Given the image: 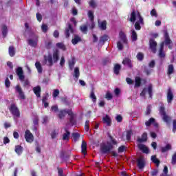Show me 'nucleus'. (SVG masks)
Instances as JSON below:
<instances>
[{
    "mask_svg": "<svg viewBox=\"0 0 176 176\" xmlns=\"http://www.w3.org/2000/svg\"><path fill=\"white\" fill-rule=\"evenodd\" d=\"M164 41H162L160 43V50H164V45L168 46V48L170 50H173V41L170 38V35H168V32L164 31Z\"/></svg>",
    "mask_w": 176,
    "mask_h": 176,
    "instance_id": "obj_1",
    "label": "nucleus"
},
{
    "mask_svg": "<svg viewBox=\"0 0 176 176\" xmlns=\"http://www.w3.org/2000/svg\"><path fill=\"white\" fill-rule=\"evenodd\" d=\"M159 112L160 114L162 116L164 122H165V123H170V122L171 121V117L167 115V113L166 112V108L164 107V104H162L159 108Z\"/></svg>",
    "mask_w": 176,
    "mask_h": 176,
    "instance_id": "obj_2",
    "label": "nucleus"
},
{
    "mask_svg": "<svg viewBox=\"0 0 176 176\" xmlns=\"http://www.w3.org/2000/svg\"><path fill=\"white\" fill-rule=\"evenodd\" d=\"M113 149V145L109 142H107V145L105 143L100 145V151L103 154L109 153Z\"/></svg>",
    "mask_w": 176,
    "mask_h": 176,
    "instance_id": "obj_3",
    "label": "nucleus"
},
{
    "mask_svg": "<svg viewBox=\"0 0 176 176\" xmlns=\"http://www.w3.org/2000/svg\"><path fill=\"white\" fill-rule=\"evenodd\" d=\"M8 109L13 116H14L15 118H20V110L19 109V107H17L16 104H11Z\"/></svg>",
    "mask_w": 176,
    "mask_h": 176,
    "instance_id": "obj_4",
    "label": "nucleus"
},
{
    "mask_svg": "<svg viewBox=\"0 0 176 176\" xmlns=\"http://www.w3.org/2000/svg\"><path fill=\"white\" fill-rule=\"evenodd\" d=\"M146 91L148 94L149 98H152V96H153V86L152 84L148 85L147 88H144L142 92L140 93L141 97H145L146 94Z\"/></svg>",
    "mask_w": 176,
    "mask_h": 176,
    "instance_id": "obj_5",
    "label": "nucleus"
},
{
    "mask_svg": "<svg viewBox=\"0 0 176 176\" xmlns=\"http://www.w3.org/2000/svg\"><path fill=\"white\" fill-rule=\"evenodd\" d=\"M137 17L139 20L135 23V29L137 30V31H140V30H141V24L142 25H144V18H142L141 13L138 11L137 12Z\"/></svg>",
    "mask_w": 176,
    "mask_h": 176,
    "instance_id": "obj_6",
    "label": "nucleus"
},
{
    "mask_svg": "<svg viewBox=\"0 0 176 176\" xmlns=\"http://www.w3.org/2000/svg\"><path fill=\"white\" fill-rule=\"evenodd\" d=\"M74 32H75V30H74L72 25L71 23H68L67 28L65 29V38H69V36H71L70 34H74Z\"/></svg>",
    "mask_w": 176,
    "mask_h": 176,
    "instance_id": "obj_7",
    "label": "nucleus"
},
{
    "mask_svg": "<svg viewBox=\"0 0 176 176\" xmlns=\"http://www.w3.org/2000/svg\"><path fill=\"white\" fill-rule=\"evenodd\" d=\"M166 100L168 104H171V102H173V100H174V93L170 87L167 89Z\"/></svg>",
    "mask_w": 176,
    "mask_h": 176,
    "instance_id": "obj_8",
    "label": "nucleus"
},
{
    "mask_svg": "<svg viewBox=\"0 0 176 176\" xmlns=\"http://www.w3.org/2000/svg\"><path fill=\"white\" fill-rule=\"evenodd\" d=\"M15 91L16 93H18L20 100H25V94H24L23 88H21V86L17 85L15 87Z\"/></svg>",
    "mask_w": 176,
    "mask_h": 176,
    "instance_id": "obj_9",
    "label": "nucleus"
},
{
    "mask_svg": "<svg viewBox=\"0 0 176 176\" xmlns=\"http://www.w3.org/2000/svg\"><path fill=\"white\" fill-rule=\"evenodd\" d=\"M25 138L27 142H34V135L30 131V130H26L25 132Z\"/></svg>",
    "mask_w": 176,
    "mask_h": 176,
    "instance_id": "obj_10",
    "label": "nucleus"
},
{
    "mask_svg": "<svg viewBox=\"0 0 176 176\" xmlns=\"http://www.w3.org/2000/svg\"><path fill=\"white\" fill-rule=\"evenodd\" d=\"M149 46L151 52L153 53H156V47H157V43L154 38L149 39Z\"/></svg>",
    "mask_w": 176,
    "mask_h": 176,
    "instance_id": "obj_11",
    "label": "nucleus"
},
{
    "mask_svg": "<svg viewBox=\"0 0 176 176\" xmlns=\"http://www.w3.org/2000/svg\"><path fill=\"white\" fill-rule=\"evenodd\" d=\"M67 115L70 116L69 122L72 126H75L76 124V121L75 120V115L74 114V112H72V109H68L67 110Z\"/></svg>",
    "mask_w": 176,
    "mask_h": 176,
    "instance_id": "obj_12",
    "label": "nucleus"
},
{
    "mask_svg": "<svg viewBox=\"0 0 176 176\" xmlns=\"http://www.w3.org/2000/svg\"><path fill=\"white\" fill-rule=\"evenodd\" d=\"M16 74L19 76V80L21 81L24 80L25 76H24V72L23 71V67H19L16 70Z\"/></svg>",
    "mask_w": 176,
    "mask_h": 176,
    "instance_id": "obj_13",
    "label": "nucleus"
},
{
    "mask_svg": "<svg viewBox=\"0 0 176 176\" xmlns=\"http://www.w3.org/2000/svg\"><path fill=\"white\" fill-rule=\"evenodd\" d=\"M138 167L140 170H142L145 167V159L141 156L137 160Z\"/></svg>",
    "mask_w": 176,
    "mask_h": 176,
    "instance_id": "obj_14",
    "label": "nucleus"
},
{
    "mask_svg": "<svg viewBox=\"0 0 176 176\" xmlns=\"http://www.w3.org/2000/svg\"><path fill=\"white\" fill-rule=\"evenodd\" d=\"M44 61L48 63L49 67H52L54 64L53 56L52 54H48L47 56H44Z\"/></svg>",
    "mask_w": 176,
    "mask_h": 176,
    "instance_id": "obj_15",
    "label": "nucleus"
},
{
    "mask_svg": "<svg viewBox=\"0 0 176 176\" xmlns=\"http://www.w3.org/2000/svg\"><path fill=\"white\" fill-rule=\"evenodd\" d=\"M138 148L140 149V151H142L143 153H146V155L149 153V148L144 144H138Z\"/></svg>",
    "mask_w": 176,
    "mask_h": 176,
    "instance_id": "obj_16",
    "label": "nucleus"
},
{
    "mask_svg": "<svg viewBox=\"0 0 176 176\" xmlns=\"http://www.w3.org/2000/svg\"><path fill=\"white\" fill-rule=\"evenodd\" d=\"M60 60V51L58 50H56L52 54V60L54 63H57Z\"/></svg>",
    "mask_w": 176,
    "mask_h": 176,
    "instance_id": "obj_17",
    "label": "nucleus"
},
{
    "mask_svg": "<svg viewBox=\"0 0 176 176\" xmlns=\"http://www.w3.org/2000/svg\"><path fill=\"white\" fill-rule=\"evenodd\" d=\"M102 122L104 124H107V126H110L112 125V120H111V117L109 116L106 115L102 118Z\"/></svg>",
    "mask_w": 176,
    "mask_h": 176,
    "instance_id": "obj_18",
    "label": "nucleus"
},
{
    "mask_svg": "<svg viewBox=\"0 0 176 176\" xmlns=\"http://www.w3.org/2000/svg\"><path fill=\"white\" fill-rule=\"evenodd\" d=\"M81 153L82 155H87V143L86 141L82 140L81 144Z\"/></svg>",
    "mask_w": 176,
    "mask_h": 176,
    "instance_id": "obj_19",
    "label": "nucleus"
},
{
    "mask_svg": "<svg viewBox=\"0 0 176 176\" xmlns=\"http://www.w3.org/2000/svg\"><path fill=\"white\" fill-rule=\"evenodd\" d=\"M65 133H63L62 140L63 141H69V136L71 135V132H69V131H68L67 128H65Z\"/></svg>",
    "mask_w": 176,
    "mask_h": 176,
    "instance_id": "obj_20",
    "label": "nucleus"
},
{
    "mask_svg": "<svg viewBox=\"0 0 176 176\" xmlns=\"http://www.w3.org/2000/svg\"><path fill=\"white\" fill-rule=\"evenodd\" d=\"M33 91L35 94V96L38 98H40L41 97V86L38 85L36 87H34L33 88Z\"/></svg>",
    "mask_w": 176,
    "mask_h": 176,
    "instance_id": "obj_21",
    "label": "nucleus"
},
{
    "mask_svg": "<svg viewBox=\"0 0 176 176\" xmlns=\"http://www.w3.org/2000/svg\"><path fill=\"white\" fill-rule=\"evenodd\" d=\"M79 42H82V38L79 35L75 34L73 39H72V43L73 45H78Z\"/></svg>",
    "mask_w": 176,
    "mask_h": 176,
    "instance_id": "obj_22",
    "label": "nucleus"
},
{
    "mask_svg": "<svg viewBox=\"0 0 176 176\" xmlns=\"http://www.w3.org/2000/svg\"><path fill=\"white\" fill-rule=\"evenodd\" d=\"M28 45L31 46L32 47H36L38 45V38L36 39H28Z\"/></svg>",
    "mask_w": 176,
    "mask_h": 176,
    "instance_id": "obj_23",
    "label": "nucleus"
},
{
    "mask_svg": "<svg viewBox=\"0 0 176 176\" xmlns=\"http://www.w3.org/2000/svg\"><path fill=\"white\" fill-rule=\"evenodd\" d=\"M119 37H120V39L123 42V43H125V45H127V37H126V34H124V32H120Z\"/></svg>",
    "mask_w": 176,
    "mask_h": 176,
    "instance_id": "obj_24",
    "label": "nucleus"
},
{
    "mask_svg": "<svg viewBox=\"0 0 176 176\" xmlns=\"http://www.w3.org/2000/svg\"><path fill=\"white\" fill-rule=\"evenodd\" d=\"M8 53L10 57H14L16 56V50L13 45H10L8 48Z\"/></svg>",
    "mask_w": 176,
    "mask_h": 176,
    "instance_id": "obj_25",
    "label": "nucleus"
},
{
    "mask_svg": "<svg viewBox=\"0 0 176 176\" xmlns=\"http://www.w3.org/2000/svg\"><path fill=\"white\" fill-rule=\"evenodd\" d=\"M98 27L102 31L107 30V21H98Z\"/></svg>",
    "mask_w": 176,
    "mask_h": 176,
    "instance_id": "obj_26",
    "label": "nucleus"
},
{
    "mask_svg": "<svg viewBox=\"0 0 176 176\" xmlns=\"http://www.w3.org/2000/svg\"><path fill=\"white\" fill-rule=\"evenodd\" d=\"M120 69H122V66L119 64H116L113 67V72L115 75H119L120 73Z\"/></svg>",
    "mask_w": 176,
    "mask_h": 176,
    "instance_id": "obj_27",
    "label": "nucleus"
},
{
    "mask_svg": "<svg viewBox=\"0 0 176 176\" xmlns=\"http://www.w3.org/2000/svg\"><path fill=\"white\" fill-rule=\"evenodd\" d=\"M122 64L124 65H127L129 68H133V65L131 64V60H130V58H125L122 60Z\"/></svg>",
    "mask_w": 176,
    "mask_h": 176,
    "instance_id": "obj_28",
    "label": "nucleus"
},
{
    "mask_svg": "<svg viewBox=\"0 0 176 176\" xmlns=\"http://www.w3.org/2000/svg\"><path fill=\"white\" fill-rule=\"evenodd\" d=\"M148 141V133H144L141 138L138 139V142H146Z\"/></svg>",
    "mask_w": 176,
    "mask_h": 176,
    "instance_id": "obj_29",
    "label": "nucleus"
},
{
    "mask_svg": "<svg viewBox=\"0 0 176 176\" xmlns=\"http://www.w3.org/2000/svg\"><path fill=\"white\" fill-rule=\"evenodd\" d=\"M151 160L154 163V164H156L157 167H159V166H160V160L157 159V157H156V155H152L151 157Z\"/></svg>",
    "mask_w": 176,
    "mask_h": 176,
    "instance_id": "obj_30",
    "label": "nucleus"
},
{
    "mask_svg": "<svg viewBox=\"0 0 176 176\" xmlns=\"http://www.w3.org/2000/svg\"><path fill=\"white\" fill-rule=\"evenodd\" d=\"M142 83V80L141 77L136 76L135 78V87H140Z\"/></svg>",
    "mask_w": 176,
    "mask_h": 176,
    "instance_id": "obj_31",
    "label": "nucleus"
},
{
    "mask_svg": "<svg viewBox=\"0 0 176 176\" xmlns=\"http://www.w3.org/2000/svg\"><path fill=\"white\" fill-rule=\"evenodd\" d=\"M68 113V110H60L59 111V113L58 114V116L59 119H64L65 118V116Z\"/></svg>",
    "mask_w": 176,
    "mask_h": 176,
    "instance_id": "obj_32",
    "label": "nucleus"
},
{
    "mask_svg": "<svg viewBox=\"0 0 176 176\" xmlns=\"http://www.w3.org/2000/svg\"><path fill=\"white\" fill-rule=\"evenodd\" d=\"M23 151H24L23 146L20 145L15 146L14 151L16 152V153H17V155H21V153H23Z\"/></svg>",
    "mask_w": 176,
    "mask_h": 176,
    "instance_id": "obj_33",
    "label": "nucleus"
},
{
    "mask_svg": "<svg viewBox=\"0 0 176 176\" xmlns=\"http://www.w3.org/2000/svg\"><path fill=\"white\" fill-rule=\"evenodd\" d=\"M136 19L137 13L135 12V10H133L131 13V18L129 19V21H131V23H135Z\"/></svg>",
    "mask_w": 176,
    "mask_h": 176,
    "instance_id": "obj_34",
    "label": "nucleus"
},
{
    "mask_svg": "<svg viewBox=\"0 0 176 176\" xmlns=\"http://www.w3.org/2000/svg\"><path fill=\"white\" fill-rule=\"evenodd\" d=\"M171 151V144H168L165 146L161 148V152L162 153H166V152Z\"/></svg>",
    "mask_w": 176,
    "mask_h": 176,
    "instance_id": "obj_35",
    "label": "nucleus"
},
{
    "mask_svg": "<svg viewBox=\"0 0 176 176\" xmlns=\"http://www.w3.org/2000/svg\"><path fill=\"white\" fill-rule=\"evenodd\" d=\"M109 36H108V35L104 34L102 36L100 37V43H105V42H107V41H109Z\"/></svg>",
    "mask_w": 176,
    "mask_h": 176,
    "instance_id": "obj_36",
    "label": "nucleus"
},
{
    "mask_svg": "<svg viewBox=\"0 0 176 176\" xmlns=\"http://www.w3.org/2000/svg\"><path fill=\"white\" fill-rule=\"evenodd\" d=\"M1 31L3 38H6V36L8 35V26L6 25H2Z\"/></svg>",
    "mask_w": 176,
    "mask_h": 176,
    "instance_id": "obj_37",
    "label": "nucleus"
},
{
    "mask_svg": "<svg viewBox=\"0 0 176 176\" xmlns=\"http://www.w3.org/2000/svg\"><path fill=\"white\" fill-rule=\"evenodd\" d=\"M35 67H36L38 74H42V72L43 71V69L42 68V65H41V63L36 62Z\"/></svg>",
    "mask_w": 176,
    "mask_h": 176,
    "instance_id": "obj_38",
    "label": "nucleus"
},
{
    "mask_svg": "<svg viewBox=\"0 0 176 176\" xmlns=\"http://www.w3.org/2000/svg\"><path fill=\"white\" fill-rule=\"evenodd\" d=\"M89 98L92 100L93 102H97V96H96V94H94V91L92 90L89 95Z\"/></svg>",
    "mask_w": 176,
    "mask_h": 176,
    "instance_id": "obj_39",
    "label": "nucleus"
},
{
    "mask_svg": "<svg viewBox=\"0 0 176 176\" xmlns=\"http://www.w3.org/2000/svg\"><path fill=\"white\" fill-rule=\"evenodd\" d=\"M74 76L75 77V78H76V80H78V79H79V76H80V72H79V67H75Z\"/></svg>",
    "mask_w": 176,
    "mask_h": 176,
    "instance_id": "obj_40",
    "label": "nucleus"
},
{
    "mask_svg": "<svg viewBox=\"0 0 176 176\" xmlns=\"http://www.w3.org/2000/svg\"><path fill=\"white\" fill-rule=\"evenodd\" d=\"M131 39L133 42H135L138 39V35H137V32L135 30H131Z\"/></svg>",
    "mask_w": 176,
    "mask_h": 176,
    "instance_id": "obj_41",
    "label": "nucleus"
},
{
    "mask_svg": "<svg viewBox=\"0 0 176 176\" xmlns=\"http://www.w3.org/2000/svg\"><path fill=\"white\" fill-rule=\"evenodd\" d=\"M56 47H58V49H61V50L63 51L67 50V47H65V45H64V43H56Z\"/></svg>",
    "mask_w": 176,
    "mask_h": 176,
    "instance_id": "obj_42",
    "label": "nucleus"
},
{
    "mask_svg": "<svg viewBox=\"0 0 176 176\" xmlns=\"http://www.w3.org/2000/svg\"><path fill=\"white\" fill-rule=\"evenodd\" d=\"M155 118H151L148 121H146V122H145V124H146V126L147 127H149V126H151V124L155 123Z\"/></svg>",
    "mask_w": 176,
    "mask_h": 176,
    "instance_id": "obj_43",
    "label": "nucleus"
},
{
    "mask_svg": "<svg viewBox=\"0 0 176 176\" xmlns=\"http://www.w3.org/2000/svg\"><path fill=\"white\" fill-rule=\"evenodd\" d=\"M171 74H174V65H169L168 67V75H171Z\"/></svg>",
    "mask_w": 176,
    "mask_h": 176,
    "instance_id": "obj_44",
    "label": "nucleus"
},
{
    "mask_svg": "<svg viewBox=\"0 0 176 176\" xmlns=\"http://www.w3.org/2000/svg\"><path fill=\"white\" fill-rule=\"evenodd\" d=\"M72 135L75 142H76V141H78V140H79V138H80V134H79L78 133H73Z\"/></svg>",
    "mask_w": 176,
    "mask_h": 176,
    "instance_id": "obj_45",
    "label": "nucleus"
},
{
    "mask_svg": "<svg viewBox=\"0 0 176 176\" xmlns=\"http://www.w3.org/2000/svg\"><path fill=\"white\" fill-rule=\"evenodd\" d=\"M89 5L93 9L97 8V3H96V0H90L89 1Z\"/></svg>",
    "mask_w": 176,
    "mask_h": 176,
    "instance_id": "obj_46",
    "label": "nucleus"
},
{
    "mask_svg": "<svg viewBox=\"0 0 176 176\" xmlns=\"http://www.w3.org/2000/svg\"><path fill=\"white\" fill-rule=\"evenodd\" d=\"M80 31L82 32L83 34H87V25H82L80 27Z\"/></svg>",
    "mask_w": 176,
    "mask_h": 176,
    "instance_id": "obj_47",
    "label": "nucleus"
},
{
    "mask_svg": "<svg viewBox=\"0 0 176 176\" xmlns=\"http://www.w3.org/2000/svg\"><path fill=\"white\" fill-rule=\"evenodd\" d=\"M136 58L138 60V61H142V60H144V53L142 52L138 53L136 56Z\"/></svg>",
    "mask_w": 176,
    "mask_h": 176,
    "instance_id": "obj_48",
    "label": "nucleus"
},
{
    "mask_svg": "<svg viewBox=\"0 0 176 176\" xmlns=\"http://www.w3.org/2000/svg\"><path fill=\"white\" fill-rule=\"evenodd\" d=\"M69 67L71 69V71H72V69H74V67H75V59L72 58V61L69 62Z\"/></svg>",
    "mask_w": 176,
    "mask_h": 176,
    "instance_id": "obj_49",
    "label": "nucleus"
},
{
    "mask_svg": "<svg viewBox=\"0 0 176 176\" xmlns=\"http://www.w3.org/2000/svg\"><path fill=\"white\" fill-rule=\"evenodd\" d=\"M88 17L91 21H94V14L93 13V11L89 10L88 12Z\"/></svg>",
    "mask_w": 176,
    "mask_h": 176,
    "instance_id": "obj_50",
    "label": "nucleus"
},
{
    "mask_svg": "<svg viewBox=\"0 0 176 176\" xmlns=\"http://www.w3.org/2000/svg\"><path fill=\"white\" fill-rule=\"evenodd\" d=\"M85 130L89 131L90 130V121L89 120L85 121Z\"/></svg>",
    "mask_w": 176,
    "mask_h": 176,
    "instance_id": "obj_51",
    "label": "nucleus"
},
{
    "mask_svg": "<svg viewBox=\"0 0 176 176\" xmlns=\"http://www.w3.org/2000/svg\"><path fill=\"white\" fill-rule=\"evenodd\" d=\"M158 56L160 58H164L166 57V53H164V50H159Z\"/></svg>",
    "mask_w": 176,
    "mask_h": 176,
    "instance_id": "obj_52",
    "label": "nucleus"
},
{
    "mask_svg": "<svg viewBox=\"0 0 176 176\" xmlns=\"http://www.w3.org/2000/svg\"><path fill=\"white\" fill-rule=\"evenodd\" d=\"M132 135H133L132 131H127L126 135L127 141H130L131 140Z\"/></svg>",
    "mask_w": 176,
    "mask_h": 176,
    "instance_id": "obj_53",
    "label": "nucleus"
},
{
    "mask_svg": "<svg viewBox=\"0 0 176 176\" xmlns=\"http://www.w3.org/2000/svg\"><path fill=\"white\" fill-rule=\"evenodd\" d=\"M108 137H109L110 141H111V143L113 145H118V142L116 141V140L113 139V137H112V135L109 134Z\"/></svg>",
    "mask_w": 176,
    "mask_h": 176,
    "instance_id": "obj_54",
    "label": "nucleus"
},
{
    "mask_svg": "<svg viewBox=\"0 0 176 176\" xmlns=\"http://www.w3.org/2000/svg\"><path fill=\"white\" fill-rule=\"evenodd\" d=\"M58 134V132H57V131L56 130L52 131V132L51 133V138H52V140H54V138H57Z\"/></svg>",
    "mask_w": 176,
    "mask_h": 176,
    "instance_id": "obj_55",
    "label": "nucleus"
},
{
    "mask_svg": "<svg viewBox=\"0 0 176 176\" xmlns=\"http://www.w3.org/2000/svg\"><path fill=\"white\" fill-rule=\"evenodd\" d=\"M124 151H126V146L123 145L120 146L118 149V153H123Z\"/></svg>",
    "mask_w": 176,
    "mask_h": 176,
    "instance_id": "obj_56",
    "label": "nucleus"
},
{
    "mask_svg": "<svg viewBox=\"0 0 176 176\" xmlns=\"http://www.w3.org/2000/svg\"><path fill=\"white\" fill-rule=\"evenodd\" d=\"M171 164H173V166H175L176 164V152L172 156Z\"/></svg>",
    "mask_w": 176,
    "mask_h": 176,
    "instance_id": "obj_57",
    "label": "nucleus"
},
{
    "mask_svg": "<svg viewBox=\"0 0 176 176\" xmlns=\"http://www.w3.org/2000/svg\"><path fill=\"white\" fill-rule=\"evenodd\" d=\"M58 176H67L64 175V170H63V168H58Z\"/></svg>",
    "mask_w": 176,
    "mask_h": 176,
    "instance_id": "obj_58",
    "label": "nucleus"
},
{
    "mask_svg": "<svg viewBox=\"0 0 176 176\" xmlns=\"http://www.w3.org/2000/svg\"><path fill=\"white\" fill-rule=\"evenodd\" d=\"M41 30L43 31V32H47V30H49V28L47 27V25L46 24H43L41 26Z\"/></svg>",
    "mask_w": 176,
    "mask_h": 176,
    "instance_id": "obj_59",
    "label": "nucleus"
},
{
    "mask_svg": "<svg viewBox=\"0 0 176 176\" xmlns=\"http://www.w3.org/2000/svg\"><path fill=\"white\" fill-rule=\"evenodd\" d=\"M59 94H60V90L54 89L52 96L54 98H56V97H58Z\"/></svg>",
    "mask_w": 176,
    "mask_h": 176,
    "instance_id": "obj_60",
    "label": "nucleus"
},
{
    "mask_svg": "<svg viewBox=\"0 0 176 176\" xmlns=\"http://www.w3.org/2000/svg\"><path fill=\"white\" fill-rule=\"evenodd\" d=\"M5 86L7 89H9V87H10V80H9V78H6Z\"/></svg>",
    "mask_w": 176,
    "mask_h": 176,
    "instance_id": "obj_61",
    "label": "nucleus"
},
{
    "mask_svg": "<svg viewBox=\"0 0 176 176\" xmlns=\"http://www.w3.org/2000/svg\"><path fill=\"white\" fill-rule=\"evenodd\" d=\"M113 98V96H112V94L107 92L105 96V98H107V100H112Z\"/></svg>",
    "mask_w": 176,
    "mask_h": 176,
    "instance_id": "obj_62",
    "label": "nucleus"
},
{
    "mask_svg": "<svg viewBox=\"0 0 176 176\" xmlns=\"http://www.w3.org/2000/svg\"><path fill=\"white\" fill-rule=\"evenodd\" d=\"M117 47L118 50H123V44L120 41L117 43Z\"/></svg>",
    "mask_w": 176,
    "mask_h": 176,
    "instance_id": "obj_63",
    "label": "nucleus"
},
{
    "mask_svg": "<svg viewBox=\"0 0 176 176\" xmlns=\"http://www.w3.org/2000/svg\"><path fill=\"white\" fill-rule=\"evenodd\" d=\"M176 131V120H173V133H175Z\"/></svg>",
    "mask_w": 176,
    "mask_h": 176,
    "instance_id": "obj_64",
    "label": "nucleus"
}]
</instances>
